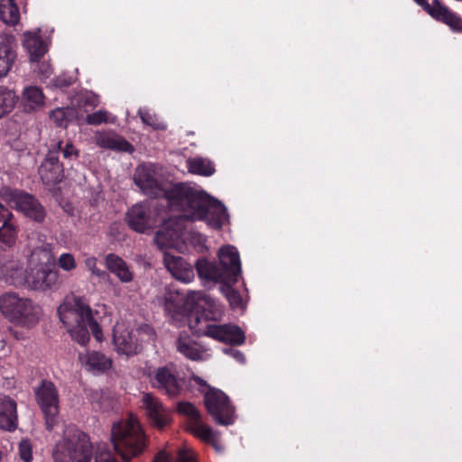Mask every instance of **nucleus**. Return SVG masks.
I'll return each instance as SVG.
<instances>
[{
  "instance_id": "1",
  "label": "nucleus",
  "mask_w": 462,
  "mask_h": 462,
  "mask_svg": "<svg viewBox=\"0 0 462 462\" xmlns=\"http://www.w3.org/2000/svg\"><path fill=\"white\" fill-rule=\"evenodd\" d=\"M134 181L143 194L153 198H166L171 207L183 212L184 217L203 220L215 229L220 228L226 218L224 205L205 191L182 183L168 189L159 168L152 163L137 166Z\"/></svg>"
},
{
  "instance_id": "2",
  "label": "nucleus",
  "mask_w": 462,
  "mask_h": 462,
  "mask_svg": "<svg viewBox=\"0 0 462 462\" xmlns=\"http://www.w3.org/2000/svg\"><path fill=\"white\" fill-rule=\"evenodd\" d=\"M0 279L14 286L26 282L32 289L41 291L56 290L60 285L59 271L47 264L32 271L26 279L23 264L7 252H0Z\"/></svg>"
},
{
  "instance_id": "3",
  "label": "nucleus",
  "mask_w": 462,
  "mask_h": 462,
  "mask_svg": "<svg viewBox=\"0 0 462 462\" xmlns=\"http://www.w3.org/2000/svg\"><path fill=\"white\" fill-rule=\"evenodd\" d=\"M60 321L66 326L71 337L80 345H86L93 336L100 340L101 329L94 319L92 310L88 303L80 297L73 296L58 308Z\"/></svg>"
},
{
  "instance_id": "4",
  "label": "nucleus",
  "mask_w": 462,
  "mask_h": 462,
  "mask_svg": "<svg viewBox=\"0 0 462 462\" xmlns=\"http://www.w3.org/2000/svg\"><path fill=\"white\" fill-rule=\"evenodd\" d=\"M111 440L115 449L126 462L131 457L142 453L145 448L143 431L137 418L132 414L126 419L113 424Z\"/></svg>"
},
{
  "instance_id": "5",
  "label": "nucleus",
  "mask_w": 462,
  "mask_h": 462,
  "mask_svg": "<svg viewBox=\"0 0 462 462\" xmlns=\"http://www.w3.org/2000/svg\"><path fill=\"white\" fill-rule=\"evenodd\" d=\"M93 448L89 437L74 427L64 430L63 437L53 448L55 462H90Z\"/></svg>"
},
{
  "instance_id": "6",
  "label": "nucleus",
  "mask_w": 462,
  "mask_h": 462,
  "mask_svg": "<svg viewBox=\"0 0 462 462\" xmlns=\"http://www.w3.org/2000/svg\"><path fill=\"white\" fill-rule=\"evenodd\" d=\"M0 311L11 322L22 327L35 325L41 316V308L30 299L16 293H5L0 297Z\"/></svg>"
},
{
  "instance_id": "7",
  "label": "nucleus",
  "mask_w": 462,
  "mask_h": 462,
  "mask_svg": "<svg viewBox=\"0 0 462 462\" xmlns=\"http://www.w3.org/2000/svg\"><path fill=\"white\" fill-rule=\"evenodd\" d=\"M143 374L151 386L169 397H176L183 390L184 380L180 377L177 366L169 363L161 366L146 365Z\"/></svg>"
},
{
  "instance_id": "8",
  "label": "nucleus",
  "mask_w": 462,
  "mask_h": 462,
  "mask_svg": "<svg viewBox=\"0 0 462 462\" xmlns=\"http://www.w3.org/2000/svg\"><path fill=\"white\" fill-rule=\"evenodd\" d=\"M35 401L41 408L46 429L51 431L58 423L60 413V394L56 385L49 380H42L34 388Z\"/></svg>"
},
{
  "instance_id": "9",
  "label": "nucleus",
  "mask_w": 462,
  "mask_h": 462,
  "mask_svg": "<svg viewBox=\"0 0 462 462\" xmlns=\"http://www.w3.org/2000/svg\"><path fill=\"white\" fill-rule=\"evenodd\" d=\"M192 316L189 319V328L197 333L211 337L215 340L231 345H242L245 340L244 331L236 325L232 324H206L205 327H199L201 318Z\"/></svg>"
},
{
  "instance_id": "10",
  "label": "nucleus",
  "mask_w": 462,
  "mask_h": 462,
  "mask_svg": "<svg viewBox=\"0 0 462 462\" xmlns=\"http://www.w3.org/2000/svg\"><path fill=\"white\" fill-rule=\"evenodd\" d=\"M1 195L12 207L22 212L25 217L36 221L42 222L46 212L42 205L32 195L18 190L5 188Z\"/></svg>"
},
{
  "instance_id": "11",
  "label": "nucleus",
  "mask_w": 462,
  "mask_h": 462,
  "mask_svg": "<svg viewBox=\"0 0 462 462\" xmlns=\"http://www.w3.org/2000/svg\"><path fill=\"white\" fill-rule=\"evenodd\" d=\"M204 402L217 423L226 426L234 423L235 409L222 391L210 388L204 395Z\"/></svg>"
},
{
  "instance_id": "12",
  "label": "nucleus",
  "mask_w": 462,
  "mask_h": 462,
  "mask_svg": "<svg viewBox=\"0 0 462 462\" xmlns=\"http://www.w3.org/2000/svg\"><path fill=\"white\" fill-rule=\"evenodd\" d=\"M60 149L61 140L51 141L49 144L48 153L39 168L40 177L48 187L60 183L64 177L63 165L59 161Z\"/></svg>"
},
{
  "instance_id": "13",
  "label": "nucleus",
  "mask_w": 462,
  "mask_h": 462,
  "mask_svg": "<svg viewBox=\"0 0 462 462\" xmlns=\"http://www.w3.org/2000/svg\"><path fill=\"white\" fill-rule=\"evenodd\" d=\"M423 8L432 18L440 21L450 27L453 32H462V18L443 5L439 0H413Z\"/></svg>"
},
{
  "instance_id": "14",
  "label": "nucleus",
  "mask_w": 462,
  "mask_h": 462,
  "mask_svg": "<svg viewBox=\"0 0 462 462\" xmlns=\"http://www.w3.org/2000/svg\"><path fill=\"white\" fill-rule=\"evenodd\" d=\"M142 403L145 414L154 427L163 429L171 421V412L162 401L151 393H144L142 396Z\"/></svg>"
},
{
  "instance_id": "15",
  "label": "nucleus",
  "mask_w": 462,
  "mask_h": 462,
  "mask_svg": "<svg viewBox=\"0 0 462 462\" xmlns=\"http://www.w3.org/2000/svg\"><path fill=\"white\" fill-rule=\"evenodd\" d=\"M219 267L226 273L232 284H235L241 275V262L237 249L233 245H225L217 252Z\"/></svg>"
},
{
  "instance_id": "16",
  "label": "nucleus",
  "mask_w": 462,
  "mask_h": 462,
  "mask_svg": "<svg viewBox=\"0 0 462 462\" xmlns=\"http://www.w3.org/2000/svg\"><path fill=\"white\" fill-rule=\"evenodd\" d=\"M114 345L119 355L132 356L137 355L142 346L133 330H129L124 324H116L114 328Z\"/></svg>"
},
{
  "instance_id": "17",
  "label": "nucleus",
  "mask_w": 462,
  "mask_h": 462,
  "mask_svg": "<svg viewBox=\"0 0 462 462\" xmlns=\"http://www.w3.org/2000/svg\"><path fill=\"white\" fill-rule=\"evenodd\" d=\"M126 222L134 231L144 233L153 228L157 225L158 220L149 207L143 204H136L128 210Z\"/></svg>"
},
{
  "instance_id": "18",
  "label": "nucleus",
  "mask_w": 462,
  "mask_h": 462,
  "mask_svg": "<svg viewBox=\"0 0 462 462\" xmlns=\"http://www.w3.org/2000/svg\"><path fill=\"white\" fill-rule=\"evenodd\" d=\"M176 348L180 354L192 361L206 360L209 357L208 349L185 332L180 333Z\"/></svg>"
},
{
  "instance_id": "19",
  "label": "nucleus",
  "mask_w": 462,
  "mask_h": 462,
  "mask_svg": "<svg viewBox=\"0 0 462 462\" xmlns=\"http://www.w3.org/2000/svg\"><path fill=\"white\" fill-rule=\"evenodd\" d=\"M163 263L175 279L185 283H189L194 279L192 266L182 257L165 252L163 254Z\"/></svg>"
},
{
  "instance_id": "20",
  "label": "nucleus",
  "mask_w": 462,
  "mask_h": 462,
  "mask_svg": "<svg viewBox=\"0 0 462 462\" xmlns=\"http://www.w3.org/2000/svg\"><path fill=\"white\" fill-rule=\"evenodd\" d=\"M14 216L8 208L0 203V248L12 247L17 238Z\"/></svg>"
},
{
  "instance_id": "21",
  "label": "nucleus",
  "mask_w": 462,
  "mask_h": 462,
  "mask_svg": "<svg viewBox=\"0 0 462 462\" xmlns=\"http://www.w3.org/2000/svg\"><path fill=\"white\" fill-rule=\"evenodd\" d=\"M180 413L189 417L188 430L193 435L203 434L204 437H212L211 428L201 421L200 413L190 402L178 404Z\"/></svg>"
},
{
  "instance_id": "22",
  "label": "nucleus",
  "mask_w": 462,
  "mask_h": 462,
  "mask_svg": "<svg viewBox=\"0 0 462 462\" xmlns=\"http://www.w3.org/2000/svg\"><path fill=\"white\" fill-rule=\"evenodd\" d=\"M195 266L199 277L204 282L232 284L229 279L226 277V273L221 271L219 265L215 262L201 258L196 262Z\"/></svg>"
},
{
  "instance_id": "23",
  "label": "nucleus",
  "mask_w": 462,
  "mask_h": 462,
  "mask_svg": "<svg viewBox=\"0 0 462 462\" xmlns=\"http://www.w3.org/2000/svg\"><path fill=\"white\" fill-rule=\"evenodd\" d=\"M95 143L97 146L120 152H133V145L123 137L113 132H97L95 134Z\"/></svg>"
},
{
  "instance_id": "24",
  "label": "nucleus",
  "mask_w": 462,
  "mask_h": 462,
  "mask_svg": "<svg viewBox=\"0 0 462 462\" xmlns=\"http://www.w3.org/2000/svg\"><path fill=\"white\" fill-rule=\"evenodd\" d=\"M23 46L27 51L31 62H39L48 51V44L38 32L23 33Z\"/></svg>"
},
{
  "instance_id": "25",
  "label": "nucleus",
  "mask_w": 462,
  "mask_h": 462,
  "mask_svg": "<svg viewBox=\"0 0 462 462\" xmlns=\"http://www.w3.org/2000/svg\"><path fill=\"white\" fill-rule=\"evenodd\" d=\"M16 426V402L7 396L0 397V429L12 431Z\"/></svg>"
},
{
  "instance_id": "26",
  "label": "nucleus",
  "mask_w": 462,
  "mask_h": 462,
  "mask_svg": "<svg viewBox=\"0 0 462 462\" xmlns=\"http://www.w3.org/2000/svg\"><path fill=\"white\" fill-rule=\"evenodd\" d=\"M106 268L114 273L121 282L128 283L134 280V273L125 260L115 254L106 256Z\"/></svg>"
},
{
  "instance_id": "27",
  "label": "nucleus",
  "mask_w": 462,
  "mask_h": 462,
  "mask_svg": "<svg viewBox=\"0 0 462 462\" xmlns=\"http://www.w3.org/2000/svg\"><path fill=\"white\" fill-rule=\"evenodd\" d=\"M79 360L87 370L93 373L105 372L112 365V360L97 351L80 354Z\"/></svg>"
},
{
  "instance_id": "28",
  "label": "nucleus",
  "mask_w": 462,
  "mask_h": 462,
  "mask_svg": "<svg viewBox=\"0 0 462 462\" xmlns=\"http://www.w3.org/2000/svg\"><path fill=\"white\" fill-rule=\"evenodd\" d=\"M16 56L13 38H4L0 42V78L8 74L16 60Z\"/></svg>"
},
{
  "instance_id": "29",
  "label": "nucleus",
  "mask_w": 462,
  "mask_h": 462,
  "mask_svg": "<svg viewBox=\"0 0 462 462\" xmlns=\"http://www.w3.org/2000/svg\"><path fill=\"white\" fill-rule=\"evenodd\" d=\"M44 95L42 90L35 86L26 87L22 94V105L23 110L31 113L44 106Z\"/></svg>"
},
{
  "instance_id": "30",
  "label": "nucleus",
  "mask_w": 462,
  "mask_h": 462,
  "mask_svg": "<svg viewBox=\"0 0 462 462\" xmlns=\"http://www.w3.org/2000/svg\"><path fill=\"white\" fill-rule=\"evenodd\" d=\"M184 297L173 289H167L162 298H158L161 304L164 306L165 311L171 317L180 313Z\"/></svg>"
},
{
  "instance_id": "31",
  "label": "nucleus",
  "mask_w": 462,
  "mask_h": 462,
  "mask_svg": "<svg viewBox=\"0 0 462 462\" xmlns=\"http://www.w3.org/2000/svg\"><path fill=\"white\" fill-rule=\"evenodd\" d=\"M179 237V231L172 227V221H165L163 226L156 232L154 242L160 248L170 246Z\"/></svg>"
},
{
  "instance_id": "32",
  "label": "nucleus",
  "mask_w": 462,
  "mask_h": 462,
  "mask_svg": "<svg viewBox=\"0 0 462 462\" xmlns=\"http://www.w3.org/2000/svg\"><path fill=\"white\" fill-rule=\"evenodd\" d=\"M0 20L8 25L19 23L20 13L14 0H0Z\"/></svg>"
},
{
  "instance_id": "33",
  "label": "nucleus",
  "mask_w": 462,
  "mask_h": 462,
  "mask_svg": "<svg viewBox=\"0 0 462 462\" xmlns=\"http://www.w3.org/2000/svg\"><path fill=\"white\" fill-rule=\"evenodd\" d=\"M17 101L18 97L14 91L8 89L5 86H0V118L11 113Z\"/></svg>"
},
{
  "instance_id": "34",
  "label": "nucleus",
  "mask_w": 462,
  "mask_h": 462,
  "mask_svg": "<svg viewBox=\"0 0 462 462\" xmlns=\"http://www.w3.org/2000/svg\"><path fill=\"white\" fill-rule=\"evenodd\" d=\"M188 170L189 172L203 176H211L215 172L212 162L201 157L188 160Z\"/></svg>"
},
{
  "instance_id": "35",
  "label": "nucleus",
  "mask_w": 462,
  "mask_h": 462,
  "mask_svg": "<svg viewBox=\"0 0 462 462\" xmlns=\"http://www.w3.org/2000/svg\"><path fill=\"white\" fill-rule=\"evenodd\" d=\"M68 108L58 107L50 112V118L60 127H66L68 125Z\"/></svg>"
},
{
  "instance_id": "36",
  "label": "nucleus",
  "mask_w": 462,
  "mask_h": 462,
  "mask_svg": "<svg viewBox=\"0 0 462 462\" xmlns=\"http://www.w3.org/2000/svg\"><path fill=\"white\" fill-rule=\"evenodd\" d=\"M232 284H222L221 290L233 308L240 307L242 299L238 291L231 287Z\"/></svg>"
},
{
  "instance_id": "37",
  "label": "nucleus",
  "mask_w": 462,
  "mask_h": 462,
  "mask_svg": "<svg viewBox=\"0 0 462 462\" xmlns=\"http://www.w3.org/2000/svg\"><path fill=\"white\" fill-rule=\"evenodd\" d=\"M138 113L143 124L152 126L154 129L165 128V125L158 120L155 115L151 114L145 109H139Z\"/></svg>"
},
{
  "instance_id": "38",
  "label": "nucleus",
  "mask_w": 462,
  "mask_h": 462,
  "mask_svg": "<svg viewBox=\"0 0 462 462\" xmlns=\"http://www.w3.org/2000/svg\"><path fill=\"white\" fill-rule=\"evenodd\" d=\"M57 262L59 266L66 272H70L77 267L76 260L69 253L61 254Z\"/></svg>"
},
{
  "instance_id": "39",
  "label": "nucleus",
  "mask_w": 462,
  "mask_h": 462,
  "mask_svg": "<svg viewBox=\"0 0 462 462\" xmlns=\"http://www.w3.org/2000/svg\"><path fill=\"white\" fill-rule=\"evenodd\" d=\"M60 152H61L62 157L68 161L77 160L79 156V150L72 144L71 142H68L63 144V142L61 141V149L60 150Z\"/></svg>"
},
{
  "instance_id": "40",
  "label": "nucleus",
  "mask_w": 462,
  "mask_h": 462,
  "mask_svg": "<svg viewBox=\"0 0 462 462\" xmlns=\"http://www.w3.org/2000/svg\"><path fill=\"white\" fill-rule=\"evenodd\" d=\"M95 462H118L106 445H99L95 456Z\"/></svg>"
},
{
  "instance_id": "41",
  "label": "nucleus",
  "mask_w": 462,
  "mask_h": 462,
  "mask_svg": "<svg viewBox=\"0 0 462 462\" xmlns=\"http://www.w3.org/2000/svg\"><path fill=\"white\" fill-rule=\"evenodd\" d=\"M19 456L24 462H31L32 458V447L28 439H23L19 443Z\"/></svg>"
},
{
  "instance_id": "42",
  "label": "nucleus",
  "mask_w": 462,
  "mask_h": 462,
  "mask_svg": "<svg viewBox=\"0 0 462 462\" xmlns=\"http://www.w3.org/2000/svg\"><path fill=\"white\" fill-rule=\"evenodd\" d=\"M107 112L104 110H98L95 113L88 114L86 117V122L88 125H98L102 123L107 122Z\"/></svg>"
},
{
  "instance_id": "43",
  "label": "nucleus",
  "mask_w": 462,
  "mask_h": 462,
  "mask_svg": "<svg viewBox=\"0 0 462 462\" xmlns=\"http://www.w3.org/2000/svg\"><path fill=\"white\" fill-rule=\"evenodd\" d=\"M85 264L87 268L91 271L93 275L101 279H106L109 277L106 272L102 271L97 267V259L95 257L87 258L85 260Z\"/></svg>"
},
{
  "instance_id": "44",
  "label": "nucleus",
  "mask_w": 462,
  "mask_h": 462,
  "mask_svg": "<svg viewBox=\"0 0 462 462\" xmlns=\"http://www.w3.org/2000/svg\"><path fill=\"white\" fill-rule=\"evenodd\" d=\"M175 462H196V461H195V457H194L192 451L189 448L184 447V448L178 449L176 457H175Z\"/></svg>"
},
{
  "instance_id": "45",
  "label": "nucleus",
  "mask_w": 462,
  "mask_h": 462,
  "mask_svg": "<svg viewBox=\"0 0 462 462\" xmlns=\"http://www.w3.org/2000/svg\"><path fill=\"white\" fill-rule=\"evenodd\" d=\"M79 99L82 106H97L98 105V97L91 92L81 93Z\"/></svg>"
},
{
  "instance_id": "46",
  "label": "nucleus",
  "mask_w": 462,
  "mask_h": 462,
  "mask_svg": "<svg viewBox=\"0 0 462 462\" xmlns=\"http://www.w3.org/2000/svg\"><path fill=\"white\" fill-rule=\"evenodd\" d=\"M212 437H204L203 434H197L196 437L201 439L202 440L210 443L217 451H221L223 448L218 444L219 441V434L218 432L213 430L211 429Z\"/></svg>"
},
{
  "instance_id": "47",
  "label": "nucleus",
  "mask_w": 462,
  "mask_h": 462,
  "mask_svg": "<svg viewBox=\"0 0 462 462\" xmlns=\"http://www.w3.org/2000/svg\"><path fill=\"white\" fill-rule=\"evenodd\" d=\"M74 81H75V79L72 76L62 74L54 79V86L60 88H67V87L72 85V83Z\"/></svg>"
},
{
  "instance_id": "48",
  "label": "nucleus",
  "mask_w": 462,
  "mask_h": 462,
  "mask_svg": "<svg viewBox=\"0 0 462 462\" xmlns=\"http://www.w3.org/2000/svg\"><path fill=\"white\" fill-rule=\"evenodd\" d=\"M223 352L226 355L232 356L235 360H236L237 362H239L241 364H244L245 362V357L244 354L237 349H234L231 347H225V348H223Z\"/></svg>"
},
{
  "instance_id": "49",
  "label": "nucleus",
  "mask_w": 462,
  "mask_h": 462,
  "mask_svg": "<svg viewBox=\"0 0 462 462\" xmlns=\"http://www.w3.org/2000/svg\"><path fill=\"white\" fill-rule=\"evenodd\" d=\"M173 457L171 454L168 453L166 450H161L156 457L154 458L153 462H172Z\"/></svg>"
},
{
  "instance_id": "50",
  "label": "nucleus",
  "mask_w": 462,
  "mask_h": 462,
  "mask_svg": "<svg viewBox=\"0 0 462 462\" xmlns=\"http://www.w3.org/2000/svg\"><path fill=\"white\" fill-rule=\"evenodd\" d=\"M51 67L50 64L42 63L39 69V72L42 76L43 79L49 78L51 74Z\"/></svg>"
},
{
  "instance_id": "51",
  "label": "nucleus",
  "mask_w": 462,
  "mask_h": 462,
  "mask_svg": "<svg viewBox=\"0 0 462 462\" xmlns=\"http://www.w3.org/2000/svg\"><path fill=\"white\" fill-rule=\"evenodd\" d=\"M192 380H193L196 383H198V384H199V385H202V386H206V385H207L206 381H205V380H203L202 378L199 377V376H193V377H192Z\"/></svg>"
}]
</instances>
